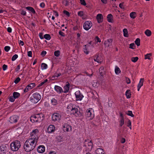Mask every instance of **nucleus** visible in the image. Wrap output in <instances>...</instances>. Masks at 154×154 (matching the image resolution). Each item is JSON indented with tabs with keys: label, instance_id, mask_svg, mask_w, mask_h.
<instances>
[{
	"label": "nucleus",
	"instance_id": "nucleus-1",
	"mask_svg": "<svg viewBox=\"0 0 154 154\" xmlns=\"http://www.w3.org/2000/svg\"><path fill=\"white\" fill-rule=\"evenodd\" d=\"M34 140L29 138L26 141L23 146L24 149L25 151L29 152L35 148L37 142Z\"/></svg>",
	"mask_w": 154,
	"mask_h": 154
},
{
	"label": "nucleus",
	"instance_id": "nucleus-2",
	"mask_svg": "<svg viewBox=\"0 0 154 154\" xmlns=\"http://www.w3.org/2000/svg\"><path fill=\"white\" fill-rule=\"evenodd\" d=\"M20 146V142L17 140L11 143L10 145L11 150L13 151H17Z\"/></svg>",
	"mask_w": 154,
	"mask_h": 154
},
{
	"label": "nucleus",
	"instance_id": "nucleus-3",
	"mask_svg": "<svg viewBox=\"0 0 154 154\" xmlns=\"http://www.w3.org/2000/svg\"><path fill=\"white\" fill-rule=\"evenodd\" d=\"M41 95L38 93L33 94L30 98V100L33 103H37L41 99Z\"/></svg>",
	"mask_w": 154,
	"mask_h": 154
},
{
	"label": "nucleus",
	"instance_id": "nucleus-4",
	"mask_svg": "<svg viewBox=\"0 0 154 154\" xmlns=\"http://www.w3.org/2000/svg\"><path fill=\"white\" fill-rule=\"evenodd\" d=\"M80 108L78 106H73V109L71 111V114L74 115L76 117H80L82 116V113L79 111Z\"/></svg>",
	"mask_w": 154,
	"mask_h": 154
},
{
	"label": "nucleus",
	"instance_id": "nucleus-5",
	"mask_svg": "<svg viewBox=\"0 0 154 154\" xmlns=\"http://www.w3.org/2000/svg\"><path fill=\"white\" fill-rule=\"evenodd\" d=\"M39 132L37 129H35L32 131L30 134L31 138H30L32 140H35V141L37 142L38 139V134Z\"/></svg>",
	"mask_w": 154,
	"mask_h": 154
},
{
	"label": "nucleus",
	"instance_id": "nucleus-6",
	"mask_svg": "<svg viewBox=\"0 0 154 154\" xmlns=\"http://www.w3.org/2000/svg\"><path fill=\"white\" fill-rule=\"evenodd\" d=\"M61 113H54L52 115V121H54L58 122L61 119Z\"/></svg>",
	"mask_w": 154,
	"mask_h": 154
},
{
	"label": "nucleus",
	"instance_id": "nucleus-7",
	"mask_svg": "<svg viewBox=\"0 0 154 154\" xmlns=\"http://www.w3.org/2000/svg\"><path fill=\"white\" fill-rule=\"evenodd\" d=\"M92 26V23L90 21H86L83 24L84 29L87 31Z\"/></svg>",
	"mask_w": 154,
	"mask_h": 154
},
{
	"label": "nucleus",
	"instance_id": "nucleus-8",
	"mask_svg": "<svg viewBox=\"0 0 154 154\" xmlns=\"http://www.w3.org/2000/svg\"><path fill=\"white\" fill-rule=\"evenodd\" d=\"M85 146H87L88 148L90 150L92 149L93 144L91 141L85 140L84 144Z\"/></svg>",
	"mask_w": 154,
	"mask_h": 154
},
{
	"label": "nucleus",
	"instance_id": "nucleus-9",
	"mask_svg": "<svg viewBox=\"0 0 154 154\" xmlns=\"http://www.w3.org/2000/svg\"><path fill=\"white\" fill-rule=\"evenodd\" d=\"M19 119V117L18 116L14 115L10 117L9 121L11 123H15L17 122Z\"/></svg>",
	"mask_w": 154,
	"mask_h": 154
},
{
	"label": "nucleus",
	"instance_id": "nucleus-10",
	"mask_svg": "<svg viewBox=\"0 0 154 154\" xmlns=\"http://www.w3.org/2000/svg\"><path fill=\"white\" fill-rule=\"evenodd\" d=\"M64 131H72V126L68 123L64 124L63 126Z\"/></svg>",
	"mask_w": 154,
	"mask_h": 154
},
{
	"label": "nucleus",
	"instance_id": "nucleus-11",
	"mask_svg": "<svg viewBox=\"0 0 154 154\" xmlns=\"http://www.w3.org/2000/svg\"><path fill=\"white\" fill-rule=\"evenodd\" d=\"M5 144H2L0 147V150L3 154H5L7 151V147Z\"/></svg>",
	"mask_w": 154,
	"mask_h": 154
},
{
	"label": "nucleus",
	"instance_id": "nucleus-12",
	"mask_svg": "<svg viewBox=\"0 0 154 154\" xmlns=\"http://www.w3.org/2000/svg\"><path fill=\"white\" fill-rule=\"evenodd\" d=\"M76 97L78 100H81L83 97V96L80 94L79 91H76L75 93Z\"/></svg>",
	"mask_w": 154,
	"mask_h": 154
},
{
	"label": "nucleus",
	"instance_id": "nucleus-13",
	"mask_svg": "<svg viewBox=\"0 0 154 154\" xmlns=\"http://www.w3.org/2000/svg\"><path fill=\"white\" fill-rule=\"evenodd\" d=\"M35 84L34 83H32L28 85L24 90V92H27L29 90L31 89L35 86Z\"/></svg>",
	"mask_w": 154,
	"mask_h": 154
},
{
	"label": "nucleus",
	"instance_id": "nucleus-14",
	"mask_svg": "<svg viewBox=\"0 0 154 154\" xmlns=\"http://www.w3.org/2000/svg\"><path fill=\"white\" fill-rule=\"evenodd\" d=\"M86 115L87 117H90V119H92L94 117V115L91 112L89 109H87L86 111Z\"/></svg>",
	"mask_w": 154,
	"mask_h": 154
},
{
	"label": "nucleus",
	"instance_id": "nucleus-15",
	"mask_svg": "<svg viewBox=\"0 0 154 154\" xmlns=\"http://www.w3.org/2000/svg\"><path fill=\"white\" fill-rule=\"evenodd\" d=\"M54 88L55 91L58 94L61 93L63 92L62 88L59 86L55 85Z\"/></svg>",
	"mask_w": 154,
	"mask_h": 154
},
{
	"label": "nucleus",
	"instance_id": "nucleus-16",
	"mask_svg": "<svg viewBox=\"0 0 154 154\" xmlns=\"http://www.w3.org/2000/svg\"><path fill=\"white\" fill-rule=\"evenodd\" d=\"M55 128V127L54 125H50L47 128L48 132L49 133H51L54 131Z\"/></svg>",
	"mask_w": 154,
	"mask_h": 154
},
{
	"label": "nucleus",
	"instance_id": "nucleus-17",
	"mask_svg": "<svg viewBox=\"0 0 154 154\" xmlns=\"http://www.w3.org/2000/svg\"><path fill=\"white\" fill-rule=\"evenodd\" d=\"M45 147L43 145H40L38 147L37 150L38 152L42 153L45 152Z\"/></svg>",
	"mask_w": 154,
	"mask_h": 154
},
{
	"label": "nucleus",
	"instance_id": "nucleus-18",
	"mask_svg": "<svg viewBox=\"0 0 154 154\" xmlns=\"http://www.w3.org/2000/svg\"><path fill=\"white\" fill-rule=\"evenodd\" d=\"M37 118H38V122H41L44 119V116L42 113L37 114Z\"/></svg>",
	"mask_w": 154,
	"mask_h": 154
},
{
	"label": "nucleus",
	"instance_id": "nucleus-19",
	"mask_svg": "<svg viewBox=\"0 0 154 154\" xmlns=\"http://www.w3.org/2000/svg\"><path fill=\"white\" fill-rule=\"evenodd\" d=\"M97 19L98 23H101L103 21V17L101 14H98L97 15Z\"/></svg>",
	"mask_w": 154,
	"mask_h": 154
},
{
	"label": "nucleus",
	"instance_id": "nucleus-20",
	"mask_svg": "<svg viewBox=\"0 0 154 154\" xmlns=\"http://www.w3.org/2000/svg\"><path fill=\"white\" fill-rule=\"evenodd\" d=\"M37 119H38V118H37V114H36L31 116L30 117V120L32 122H33H33H38Z\"/></svg>",
	"mask_w": 154,
	"mask_h": 154
},
{
	"label": "nucleus",
	"instance_id": "nucleus-21",
	"mask_svg": "<svg viewBox=\"0 0 154 154\" xmlns=\"http://www.w3.org/2000/svg\"><path fill=\"white\" fill-rule=\"evenodd\" d=\"M144 81V79L141 78L140 79L139 82L137 85V90L138 91H139L140 88L143 86Z\"/></svg>",
	"mask_w": 154,
	"mask_h": 154
},
{
	"label": "nucleus",
	"instance_id": "nucleus-22",
	"mask_svg": "<svg viewBox=\"0 0 154 154\" xmlns=\"http://www.w3.org/2000/svg\"><path fill=\"white\" fill-rule=\"evenodd\" d=\"M68 84L66 85L63 88L64 91H63V92L64 93H66L68 92L69 90V86H70V84L68 82H67Z\"/></svg>",
	"mask_w": 154,
	"mask_h": 154
},
{
	"label": "nucleus",
	"instance_id": "nucleus-23",
	"mask_svg": "<svg viewBox=\"0 0 154 154\" xmlns=\"http://www.w3.org/2000/svg\"><path fill=\"white\" fill-rule=\"evenodd\" d=\"M112 41V39H108L107 41H105L104 42V44L106 46L108 47L109 46L111 45V43Z\"/></svg>",
	"mask_w": 154,
	"mask_h": 154
},
{
	"label": "nucleus",
	"instance_id": "nucleus-24",
	"mask_svg": "<svg viewBox=\"0 0 154 154\" xmlns=\"http://www.w3.org/2000/svg\"><path fill=\"white\" fill-rule=\"evenodd\" d=\"M112 18V16L111 14H109L107 17V19L108 22L110 23H112L113 21Z\"/></svg>",
	"mask_w": 154,
	"mask_h": 154
},
{
	"label": "nucleus",
	"instance_id": "nucleus-25",
	"mask_svg": "<svg viewBox=\"0 0 154 154\" xmlns=\"http://www.w3.org/2000/svg\"><path fill=\"white\" fill-rule=\"evenodd\" d=\"M125 95L127 98H129L131 97V93L130 90H128L125 93Z\"/></svg>",
	"mask_w": 154,
	"mask_h": 154
},
{
	"label": "nucleus",
	"instance_id": "nucleus-26",
	"mask_svg": "<svg viewBox=\"0 0 154 154\" xmlns=\"http://www.w3.org/2000/svg\"><path fill=\"white\" fill-rule=\"evenodd\" d=\"M104 68L103 67H101L100 68L99 72L101 76H102L104 74L105 72L104 70Z\"/></svg>",
	"mask_w": 154,
	"mask_h": 154
},
{
	"label": "nucleus",
	"instance_id": "nucleus-27",
	"mask_svg": "<svg viewBox=\"0 0 154 154\" xmlns=\"http://www.w3.org/2000/svg\"><path fill=\"white\" fill-rule=\"evenodd\" d=\"M13 97L16 99L18 98L20 96V94L17 92H14L13 93Z\"/></svg>",
	"mask_w": 154,
	"mask_h": 154
},
{
	"label": "nucleus",
	"instance_id": "nucleus-28",
	"mask_svg": "<svg viewBox=\"0 0 154 154\" xmlns=\"http://www.w3.org/2000/svg\"><path fill=\"white\" fill-rule=\"evenodd\" d=\"M26 8V9L30 11L33 14L35 13V10L32 7H27Z\"/></svg>",
	"mask_w": 154,
	"mask_h": 154
},
{
	"label": "nucleus",
	"instance_id": "nucleus-29",
	"mask_svg": "<svg viewBox=\"0 0 154 154\" xmlns=\"http://www.w3.org/2000/svg\"><path fill=\"white\" fill-rule=\"evenodd\" d=\"M51 103L54 105H56L58 103L57 100L55 98H52L51 100Z\"/></svg>",
	"mask_w": 154,
	"mask_h": 154
},
{
	"label": "nucleus",
	"instance_id": "nucleus-30",
	"mask_svg": "<svg viewBox=\"0 0 154 154\" xmlns=\"http://www.w3.org/2000/svg\"><path fill=\"white\" fill-rule=\"evenodd\" d=\"M145 34L148 36H150L152 34L151 32L149 29L146 30L145 32Z\"/></svg>",
	"mask_w": 154,
	"mask_h": 154
},
{
	"label": "nucleus",
	"instance_id": "nucleus-31",
	"mask_svg": "<svg viewBox=\"0 0 154 154\" xmlns=\"http://www.w3.org/2000/svg\"><path fill=\"white\" fill-rule=\"evenodd\" d=\"M115 71L116 74L118 75L121 72L120 69L117 66H116Z\"/></svg>",
	"mask_w": 154,
	"mask_h": 154
},
{
	"label": "nucleus",
	"instance_id": "nucleus-32",
	"mask_svg": "<svg viewBox=\"0 0 154 154\" xmlns=\"http://www.w3.org/2000/svg\"><path fill=\"white\" fill-rule=\"evenodd\" d=\"M73 106L74 105H73L72 104H69L67 107V108L68 109V111H71L72 109H73Z\"/></svg>",
	"mask_w": 154,
	"mask_h": 154
},
{
	"label": "nucleus",
	"instance_id": "nucleus-33",
	"mask_svg": "<svg viewBox=\"0 0 154 154\" xmlns=\"http://www.w3.org/2000/svg\"><path fill=\"white\" fill-rule=\"evenodd\" d=\"M124 36L125 37H128V32L127 29H123Z\"/></svg>",
	"mask_w": 154,
	"mask_h": 154
},
{
	"label": "nucleus",
	"instance_id": "nucleus-34",
	"mask_svg": "<svg viewBox=\"0 0 154 154\" xmlns=\"http://www.w3.org/2000/svg\"><path fill=\"white\" fill-rule=\"evenodd\" d=\"M136 13L135 12H131L130 14V17L133 19L135 18L136 17Z\"/></svg>",
	"mask_w": 154,
	"mask_h": 154
},
{
	"label": "nucleus",
	"instance_id": "nucleus-35",
	"mask_svg": "<svg viewBox=\"0 0 154 154\" xmlns=\"http://www.w3.org/2000/svg\"><path fill=\"white\" fill-rule=\"evenodd\" d=\"M135 44L138 46L140 45V39L139 38H137L135 41Z\"/></svg>",
	"mask_w": 154,
	"mask_h": 154
},
{
	"label": "nucleus",
	"instance_id": "nucleus-36",
	"mask_svg": "<svg viewBox=\"0 0 154 154\" xmlns=\"http://www.w3.org/2000/svg\"><path fill=\"white\" fill-rule=\"evenodd\" d=\"M124 119H120V120L119 121V126L122 127V125L124 124Z\"/></svg>",
	"mask_w": 154,
	"mask_h": 154
},
{
	"label": "nucleus",
	"instance_id": "nucleus-37",
	"mask_svg": "<svg viewBox=\"0 0 154 154\" xmlns=\"http://www.w3.org/2000/svg\"><path fill=\"white\" fill-rule=\"evenodd\" d=\"M44 38L47 40H49L51 38L50 35L48 34H45L44 35Z\"/></svg>",
	"mask_w": 154,
	"mask_h": 154
},
{
	"label": "nucleus",
	"instance_id": "nucleus-38",
	"mask_svg": "<svg viewBox=\"0 0 154 154\" xmlns=\"http://www.w3.org/2000/svg\"><path fill=\"white\" fill-rule=\"evenodd\" d=\"M152 55L151 53L147 54L145 55V59L150 60V57Z\"/></svg>",
	"mask_w": 154,
	"mask_h": 154
},
{
	"label": "nucleus",
	"instance_id": "nucleus-39",
	"mask_svg": "<svg viewBox=\"0 0 154 154\" xmlns=\"http://www.w3.org/2000/svg\"><path fill=\"white\" fill-rule=\"evenodd\" d=\"M47 65L45 63H42L41 65V67L42 69H45L47 68Z\"/></svg>",
	"mask_w": 154,
	"mask_h": 154
},
{
	"label": "nucleus",
	"instance_id": "nucleus-40",
	"mask_svg": "<svg viewBox=\"0 0 154 154\" xmlns=\"http://www.w3.org/2000/svg\"><path fill=\"white\" fill-rule=\"evenodd\" d=\"M138 59V57H132L131 58V60L132 62L135 63L137 62Z\"/></svg>",
	"mask_w": 154,
	"mask_h": 154
},
{
	"label": "nucleus",
	"instance_id": "nucleus-41",
	"mask_svg": "<svg viewBox=\"0 0 154 154\" xmlns=\"http://www.w3.org/2000/svg\"><path fill=\"white\" fill-rule=\"evenodd\" d=\"M83 51L86 54H88L89 53V52L87 51V45H85L84 46Z\"/></svg>",
	"mask_w": 154,
	"mask_h": 154
},
{
	"label": "nucleus",
	"instance_id": "nucleus-42",
	"mask_svg": "<svg viewBox=\"0 0 154 154\" xmlns=\"http://www.w3.org/2000/svg\"><path fill=\"white\" fill-rule=\"evenodd\" d=\"M48 81L47 79H45L43 82H41L38 85V87H40L44 85L45 83Z\"/></svg>",
	"mask_w": 154,
	"mask_h": 154
},
{
	"label": "nucleus",
	"instance_id": "nucleus-43",
	"mask_svg": "<svg viewBox=\"0 0 154 154\" xmlns=\"http://www.w3.org/2000/svg\"><path fill=\"white\" fill-rule=\"evenodd\" d=\"M61 75L60 73H54V75L52 76V78H54L55 77H58Z\"/></svg>",
	"mask_w": 154,
	"mask_h": 154
},
{
	"label": "nucleus",
	"instance_id": "nucleus-44",
	"mask_svg": "<svg viewBox=\"0 0 154 154\" xmlns=\"http://www.w3.org/2000/svg\"><path fill=\"white\" fill-rule=\"evenodd\" d=\"M18 55L17 54H15L12 57L11 60L12 61H14L18 57Z\"/></svg>",
	"mask_w": 154,
	"mask_h": 154
},
{
	"label": "nucleus",
	"instance_id": "nucleus-45",
	"mask_svg": "<svg viewBox=\"0 0 154 154\" xmlns=\"http://www.w3.org/2000/svg\"><path fill=\"white\" fill-rule=\"evenodd\" d=\"M60 54V51H55L54 52V55L56 57H58Z\"/></svg>",
	"mask_w": 154,
	"mask_h": 154
},
{
	"label": "nucleus",
	"instance_id": "nucleus-46",
	"mask_svg": "<svg viewBox=\"0 0 154 154\" xmlns=\"http://www.w3.org/2000/svg\"><path fill=\"white\" fill-rule=\"evenodd\" d=\"M15 99L13 96H11L9 97V100L10 101L13 102L14 101Z\"/></svg>",
	"mask_w": 154,
	"mask_h": 154
},
{
	"label": "nucleus",
	"instance_id": "nucleus-47",
	"mask_svg": "<svg viewBox=\"0 0 154 154\" xmlns=\"http://www.w3.org/2000/svg\"><path fill=\"white\" fill-rule=\"evenodd\" d=\"M127 115L132 117L134 116V115L133 114L132 112L131 111H128V113H127Z\"/></svg>",
	"mask_w": 154,
	"mask_h": 154
},
{
	"label": "nucleus",
	"instance_id": "nucleus-48",
	"mask_svg": "<svg viewBox=\"0 0 154 154\" xmlns=\"http://www.w3.org/2000/svg\"><path fill=\"white\" fill-rule=\"evenodd\" d=\"M95 41L97 42H101V40L97 36H96L95 37Z\"/></svg>",
	"mask_w": 154,
	"mask_h": 154
},
{
	"label": "nucleus",
	"instance_id": "nucleus-49",
	"mask_svg": "<svg viewBox=\"0 0 154 154\" xmlns=\"http://www.w3.org/2000/svg\"><path fill=\"white\" fill-rule=\"evenodd\" d=\"M20 79L19 77L17 78L14 81V82L17 84L20 81Z\"/></svg>",
	"mask_w": 154,
	"mask_h": 154
},
{
	"label": "nucleus",
	"instance_id": "nucleus-50",
	"mask_svg": "<svg viewBox=\"0 0 154 154\" xmlns=\"http://www.w3.org/2000/svg\"><path fill=\"white\" fill-rule=\"evenodd\" d=\"M10 47L8 46H6L4 48L5 51L6 52H8L10 50Z\"/></svg>",
	"mask_w": 154,
	"mask_h": 154
},
{
	"label": "nucleus",
	"instance_id": "nucleus-51",
	"mask_svg": "<svg viewBox=\"0 0 154 154\" xmlns=\"http://www.w3.org/2000/svg\"><path fill=\"white\" fill-rule=\"evenodd\" d=\"M80 3L81 4L85 6L86 3L84 0H80Z\"/></svg>",
	"mask_w": 154,
	"mask_h": 154
},
{
	"label": "nucleus",
	"instance_id": "nucleus-52",
	"mask_svg": "<svg viewBox=\"0 0 154 154\" xmlns=\"http://www.w3.org/2000/svg\"><path fill=\"white\" fill-rule=\"evenodd\" d=\"M63 13H64V14H66L68 17L69 16V15H70L68 11H66L64 10L63 11Z\"/></svg>",
	"mask_w": 154,
	"mask_h": 154
},
{
	"label": "nucleus",
	"instance_id": "nucleus-53",
	"mask_svg": "<svg viewBox=\"0 0 154 154\" xmlns=\"http://www.w3.org/2000/svg\"><path fill=\"white\" fill-rule=\"evenodd\" d=\"M135 46V45L134 43H132L130 44L129 48L131 49H134L133 47Z\"/></svg>",
	"mask_w": 154,
	"mask_h": 154
},
{
	"label": "nucleus",
	"instance_id": "nucleus-54",
	"mask_svg": "<svg viewBox=\"0 0 154 154\" xmlns=\"http://www.w3.org/2000/svg\"><path fill=\"white\" fill-rule=\"evenodd\" d=\"M7 68V66L5 64H4L2 66L3 69L4 71Z\"/></svg>",
	"mask_w": 154,
	"mask_h": 154
},
{
	"label": "nucleus",
	"instance_id": "nucleus-55",
	"mask_svg": "<svg viewBox=\"0 0 154 154\" xmlns=\"http://www.w3.org/2000/svg\"><path fill=\"white\" fill-rule=\"evenodd\" d=\"M47 52L46 51H43L41 53V55L43 57L46 54Z\"/></svg>",
	"mask_w": 154,
	"mask_h": 154
},
{
	"label": "nucleus",
	"instance_id": "nucleus-56",
	"mask_svg": "<svg viewBox=\"0 0 154 154\" xmlns=\"http://www.w3.org/2000/svg\"><path fill=\"white\" fill-rule=\"evenodd\" d=\"M126 81L128 84H129L131 83V81L130 79L128 78H126Z\"/></svg>",
	"mask_w": 154,
	"mask_h": 154
},
{
	"label": "nucleus",
	"instance_id": "nucleus-57",
	"mask_svg": "<svg viewBox=\"0 0 154 154\" xmlns=\"http://www.w3.org/2000/svg\"><path fill=\"white\" fill-rule=\"evenodd\" d=\"M78 14L79 16H82L83 15V12L82 11H79L78 12Z\"/></svg>",
	"mask_w": 154,
	"mask_h": 154
},
{
	"label": "nucleus",
	"instance_id": "nucleus-58",
	"mask_svg": "<svg viewBox=\"0 0 154 154\" xmlns=\"http://www.w3.org/2000/svg\"><path fill=\"white\" fill-rule=\"evenodd\" d=\"M20 65H18L17 67L16 68V69H15V71H16V72H17L20 69Z\"/></svg>",
	"mask_w": 154,
	"mask_h": 154
},
{
	"label": "nucleus",
	"instance_id": "nucleus-59",
	"mask_svg": "<svg viewBox=\"0 0 154 154\" xmlns=\"http://www.w3.org/2000/svg\"><path fill=\"white\" fill-rule=\"evenodd\" d=\"M28 56L29 57H32V52L31 51H30L28 52Z\"/></svg>",
	"mask_w": 154,
	"mask_h": 154
},
{
	"label": "nucleus",
	"instance_id": "nucleus-60",
	"mask_svg": "<svg viewBox=\"0 0 154 154\" xmlns=\"http://www.w3.org/2000/svg\"><path fill=\"white\" fill-rule=\"evenodd\" d=\"M123 4L124 3H120L119 5V6L120 8H121L122 9H123L124 8V7H123Z\"/></svg>",
	"mask_w": 154,
	"mask_h": 154
},
{
	"label": "nucleus",
	"instance_id": "nucleus-61",
	"mask_svg": "<svg viewBox=\"0 0 154 154\" xmlns=\"http://www.w3.org/2000/svg\"><path fill=\"white\" fill-rule=\"evenodd\" d=\"M99 57V56L98 55L97 56V57H96V59H94V60L95 61H96L98 63H99V59H98V57Z\"/></svg>",
	"mask_w": 154,
	"mask_h": 154
},
{
	"label": "nucleus",
	"instance_id": "nucleus-62",
	"mask_svg": "<svg viewBox=\"0 0 154 154\" xmlns=\"http://www.w3.org/2000/svg\"><path fill=\"white\" fill-rule=\"evenodd\" d=\"M127 124V126L128 127H130L131 126V122L130 120L128 121Z\"/></svg>",
	"mask_w": 154,
	"mask_h": 154
},
{
	"label": "nucleus",
	"instance_id": "nucleus-63",
	"mask_svg": "<svg viewBox=\"0 0 154 154\" xmlns=\"http://www.w3.org/2000/svg\"><path fill=\"white\" fill-rule=\"evenodd\" d=\"M26 11H23V10L21 11V14L22 15H24V16H25V15H26Z\"/></svg>",
	"mask_w": 154,
	"mask_h": 154
},
{
	"label": "nucleus",
	"instance_id": "nucleus-64",
	"mask_svg": "<svg viewBox=\"0 0 154 154\" xmlns=\"http://www.w3.org/2000/svg\"><path fill=\"white\" fill-rule=\"evenodd\" d=\"M39 36L40 38L41 39H42L43 38V34L42 33H39Z\"/></svg>",
	"mask_w": 154,
	"mask_h": 154
}]
</instances>
